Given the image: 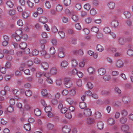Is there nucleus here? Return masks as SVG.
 I'll return each instance as SVG.
<instances>
[{
	"label": "nucleus",
	"instance_id": "f257e3e1",
	"mask_svg": "<svg viewBox=\"0 0 133 133\" xmlns=\"http://www.w3.org/2000/svg\"><path fill=\"white\" fill-rule=\"evenodd\" d=\"M64 84L65 86L68 88H70L72 85V82L69 78L66 77L64 79Z\"/></svg>",
	"mask_w": 133,
	"mask_h": 133
},
{
	"label": "nucleus",
	"instance_id": "f03ea898",
	"mask_svg": "<svg viewBox=\"0 0 133 133\" xmlns=\"http://www.w3.org/2000/svg\"><path fill=\"white\" fill-rule=\"evenodd\" d=\"M65 56V54L64 49L60 48L58 49V56L60 58H64Z\"/></svg>",
	"mask_w": 133,
	"mask_h": 133
},
{
	"label": "nucleus",
	"instance_id": "7ed1b4c3",
	"mask_svg": "<svg viewBox=\"0 0 133 133\" xmlns=\"http://www.w3.org/2000/svg\"><path fill=\"white\" fill-rule=\"evenodd\" d=\"M92 112L91 109L88 108L85 109L84 111V114L86 116H88L91 115Z\"/></svg>",
	"mask_w": 133,
	"mask_h": 133
},
{
	"label": "nucleus",
	"instance_id": "20e7f679",
	"mask_svg": "<svg viewBox=\"0 0 133 133\" xmlns=\"http://www.w3.org/2000/svg\"><path fill=\"white\" fill-rule=\"evenodd\" d=\"M63 132L65 133H69L71 130V129L67 125L64 126L62 128Z\"/></svg>",
	"mask_w": 133,
	"mask_h": 133
},
{
	"label": "nucleus",
	"instance_id": "39448f33",
	"mask_svg": "<svg viewBox=\"0 0 133 133\" xmlns=\"http://www.w3.org/2000/svg\"><path fill=\"white\" fill-rule=\"evenodd\" d=\"M95 122V120L94 118H89L87 120V123L88 125H91L94 124Z\"/></svg>",
	"mask_w": 133,
	"mask_h": 133
},
{
	"label": "nucleus",
	"instance_id": "423d86ee",
	"mask_svg": "<svg viewBox=\"0 0 133 133\" xmlns=\"http://www.w3.org/2000/svg\"><path fill=\"white\" fill-rule=\"evenodd\" d=\"M124 65L123 62L121 60H118L116 63V66L118 68L123 67Z\"/></svg>",
	"mask_w": 133,
	"mask_h": 133
},
{
	"label": "nucleus",
	"instance_id": "0eeeda50",
	"mask_svg": "<svg viewBox=\"0 0 133 133\" xmlns=\"http://www.w3.org/2000/svg\"><path fill=\"white\" fill-rule=\"evenodd\" d=\"M98 72L99 75H103L106 73V70L104 68H101L98 69Z\"/></svg>",
	"mask_w": 133,
	"mask_h": 133
},
{
	"label": "nucleus",
	"instance_id": "6e6552de",
	"mask_svg": "<svg viewBox=\"0 0 133 133\" xmlns=\"http://www.w3.org/2000/svg\"><path fill=\"white\" fill-rule=\"evenodd\" d=\"M39 21L43 24H45L48 22V19L46 17H41L39 19Z\"/></svg>",
	"mask_w": 133,
	"mask_h": 133
},
{
	"label": "nucleus",
	"instance_id": "1a4fd4ad",
	"mask_svg": "<svg viewBox=\"0 0 133 133\" xmlns=\"http://www.w3.org/2000/svg\"><path fill=\"white\" fill-rule=\"evenodd\" d=\"M121 129L124 132L127 131L129 129V127L127 124L123 125L121 127Z\"/></svg>",
	"mask_w": 133,
	"mask_h": 133
},
{
	"label": "nucleus",
	"instance_id": "9d476101",
	"mask_svg": "<svg viewBox=\"0 0 133 133\" xmlns=\"http://www.w3.org/2000/svg\"><path fill=\"white\" fill-rule=\"evenodd\" d=\"M111 25L112 27H116L118 26L119 25V22L117 20H114L111 23Z\"/></svg>",
	"mask_w": 133,
	"mask_h": 133
},
{
	"label": "nucleus",
	"instance_id": "9b49d317",
	"mask_svg": "<svg viewBox=\"0 0 133 133\" xmlns=\"http://www.w3.org/2000/svg\"><path fill=\"white\" fill-rule=\"evenodd\" d=\"M123 102L124 104H127L130 102L129 98L128 96H125L122 99Z\"/></svg>",
	"mask_w": 133,
	"mask_h": 133
},
{
	"label": "nucleus",
	"instance_id": "f8f14e48",
	"mask_svg": "<svg viewBox=\"0 0 133 133\" xmlns=\"http://www.w3.org/2000/svg\"><path fill=\"white\" fill-rule=\"evenodd\" d=\"M68 65V62L65 60H64L61 62V66L62 68H65Z\"/></svg>",
	"mask_w": 133,
	"mask_h": 133
},
{
	"label": "nucleus",
	"instance_id": "ddd939ff",
	"mask_svg": "<svg viewBox=\"0 0 133 133\" xmlns=\"http://www.w3.org/2000/svg\"><path fill=\"white\" fill-rule=\"evenodd\" d=\"M97 126L98 129L101 130L103 128L104 123L102 121L99 122L98 123Z\"/></svg>",
	"mask_w": 133,
	"mask_h": 133
},
{
	"label": "nucleus",
	"instance_id": "4468645a",
	"mask_svg": "<svg viewBox=\"0 0 133 133\" xmlns=\"http://www.w3.org/2000/svg\"><path fill=\"white\" fill-rule=\"evenodd\" d=\"M19 47L21 49H24L27 46V44L25 42H22L19 44Z\"/></svg>",
	"mask_w": 133,
	"mask_h": 133
},
{
	"label": "nucleus",
	"instance_id": "2eb2a0df",
	"mask_svg": "<svg viewBox=\"0 0 133 133\" xmlns=\"http://www.w3.org/2000/svg\"><path fill=\"white\" fill-rule=\"evenodd\" d=\"M34 111L35 115L37 116H39L41 115V111L39 109L37 108L35 109Z\"/></svg>",
	"mask_w": 133,
	"mask_h": 133
},
{
	"label": "nucleus",
	"instance_id": "dca6fc26",
	"mask_svg": "<svg viewBox=\"0 0 133 133\" xmlns=\"http://www.w3.org/2000/svg\"><path fill=\"white\" fill-rule=\"evenodd\" d=\"M115 123V122L113 118H110L108 119V123L110 125H112L114 124Z\"/></svg>",
	"mask_w": 133,
	"mask_h": 133
},
{
	"label": "nucleus",
	"instance_id": "f3484780",
	"mask_svg": "<svg viewBox=\"0 0 133 133\" xmlns=\"http://www.w3.org/2000/svg\"><path fill=\"white\" fill-rule=\"evenodd\" d=\"M41 65L44 69L46 70L49 67V65L46 62H43L41 63Z\"/></svg>",
	"mask_w": 133,
	"mask_h": 133
},
{
	"label": "nucleus",
	"instance_id": "a211bd4d",
	"mask_svg": "<svg viewBox=\"0 0 133 133\" xmlns=\"http://www.w3.org/2000/svg\"><path fill=\"white\" fill-rule=\"evenodd\" d=\"M115 4L113 2H110L108 4V6L111 9H113L115 6Z\"/></svg>",
	"mask_w": 133,
	"mask_h": 133
},
{
	"label": "nucleus",
	"instance_id": "6ab92c4d",
	"mask_svg": "<svg viewBox=\"0 0 133 133\" xmlns=\"http://www.w3.org/2000/svg\"><path fill=\"white\" fill-rule=\"evenodd\" d=\"M119 42L121 45H123L126 42V39L123 38H121L119 39Z\"/></svg>",
	"mask_w": 133,
	"mask_h": 133
},
{
	"label": "nucleus",
	"instance_id": "aec40b11",
	"mask_svg": "<svg viewBox=\"0 0 133 133\" xmlns=\"http://www.w3.org/2000/svg\"><path fill=\"white\" fill-rule=\"evenodd\" d=\"M79 105L80 108L82 109H84L87 107L86 103L84 102H80Z\"/></svg>",
	"mask_w": 133,
	"mask_h": 133
},
{
	"label": "nucleus",
	"instance_id": "412c9836",
	"mask_svg": "<svg viewBox=\"0 0 133 133\" xmlns=\"http://www.w3.org/2000/svg\"><path fill=\"white\" fill-rule=\"evenodd\" d=\"M12 37L15 38L17 41H19L21 39V36H18L14 34L12 35Z\"/></svg>",
	"mask_w": 133,
	"mask_h": 133
},
{
	"label": "nucleus",
	"instance_id": "4be33fe9",
	"mask_svg": "<svg viewBox=\"0 0 133 133\" xmlns=\"http://www.w3.org/2000/svg\"><path fill=\"white\" fill-rule=\"evenodd\" d=\"M127 121V118L124 117H122L120 119V122L122 124L125 123Z\"/></svg>",
	"mask_w": 133,
	"mask_h": 133
},
{
	"label": "nucleus",
	"instance_id": "5701e85b",
	"mask_svg": "<svg viewBox=\"0 0 133 133\" xmlns=\"http://www.w3.org/2000/svg\"><path fill=\"white\" fill-rule=\"evenodd\" d=\"M95 117L97 119L100 118L102 116L101 113L98 111L96 112L95 114Z\"/></svg>",
	"mask_w": 133,
	"mask_h": 133
},
{
	"label": "nucleus",
	"instance_id": "b1692460",
	"mask_svg": "<svg viewBox=\"0 0 133 133\" xmlns=\"http://www.w3.org/2000/svg\"><path fill=\"white\" fill-rule=\"evenodd\" d=\"M24 128L27 131L30 130L31 128L30 124L28 123L25 124L24 126Z\"/></svg>",
	"mask_w": 133,
	"mask_h": 133
},
{
	"label": "nucleus",
	"instance_id": "393cba45",
	"mask_svg": "<svg viewBox=\"0 0 133 133\" xmlns=\"http://www.w3.org/2000/svg\"><path fill=\"white\" fill-rule=\"evenodd\" d=\"M26 95L28 97H30L32 96V92L30 90H26L25 92Z\"/></svg>",
	"mask_w": 133,
	"mask_h": 133
},
{
	"label": "nucleus",
	"instance_id": "a878e982",
	"mask_svg": "<svg viewBox=\"0 0 133 133\" xmlns=\"http://www.w3.org/2000/svg\"><path fill=\"white\" fill-rule=\"evenodd\" d=\"M40 52L41 54L44 56V57L46 58H48V57L46 56L48 55L47 52L44 50H40Z\"/></svg>",
	"mask_w": 133,
	"mask_h": 133
},
{
	"label": "nucleus",
	"instance_id": "bb28decb",
	"mask_svg": "<svg viewBox=\"0 0 133 133\" xmlns=\"http://www.w3.org/2000/svg\"><path fill=\"white\" fill-rule=\"evenodd\" d=\"M97 50L100 52H102L104 50V48L100 44H98L97 46Z\"/></svg>",
	"mask_w": 133,
	"mask_h": 133
},
{
	"label": "nucleus",
	"instance_id": "cd10ccee",
	"mask_svg": "<svg viewBox=\"0 0 133 133\" xmlns=\"http://www.w3.org/2000/svg\"><path fill=\"white\" fill-rule=\"evenodd\" d=\"M45 110L46 112H49L52 110L50 106H46L45 108Z\"/></svg>",
	"mask_w": 133,
	"mask_h": 133
},
{
	"label": "nucleus",
	"instance_id": "c85d7f7f",
	"mask_svg": "<svg viewBox=\"0 0 133 133\" xmlns=\"http://www.w3.org/2000/svg\"><path fill=\"white\" fill-rule=\"evenodd\" d=\"M111 78V76L109 75H106L103 77V79L105 81L109 80Z\"/></svg>",
	"mask_w": 133,
	"mask_h": 133
},
{
	"label": "nucleus",
	"instance_id": "c756f323",
	"mask_svg": "<svg viewBox=\"0 0 133 133\" xmlns=\"http://www.w3.org/2000/svg\"><path fill=\"white\" fill-rule=\"evenodd\" d=\"M57 72V70L56 68H53L50 70V74L53 75L56 74Z\"/></svg>",
	"mask_w": 133,
	"mask_h": 133
},
{
	"label": "nucleus",
	"instance_id": "7c9ffc66",
	"mask_svg": "<svg viewBox=\"0 0 133 133\" xmlns=\"http://www.w3.org/2000/svg\"><path fill=\"white\" fill-rule=\"evenodd\" d=\"M110 93V92L106 90H103L101 92L102 94V95H109Z\"/></svg>",
	"mask_w": 133,
	"mask_h": 133
},
{
	"label": "nucleus",
	"instance_id": "2f4dec72",
	"mask_svg": "<svg viewBox=\"0 0 133 133\" xmlns=\"http://www.w3.org/2000/svg\"><path fill=\"white\" fill-rule=\"evenodd\" d=\"M63 9V7L62 6L60 5H58L56 7V10L58 12H61Z\"/></svg>",
	"mask_w": 133,
	"mask_h": 133
},
{
	"label": "nucleus",
	"instance_id": "473e14b6",
	"mask_svg": "<svg viewBox=\"0 0 133 133\" xmlns=\"http://www.w3.org/2000/svg\"><path fill=\"white\" fill-rule=\"evenodd\" d=\"M55 52V48L53 47H51L50 48L49 51V53L53 55Z\"/></svg>",
	"mask_w": 133,
	"mask_h": 133
},
{
	"label": "nucleus",
	"instance_id": "72a5a7b5",
	"mask_svg": "<svg viewBox=\"0 0 133 133\" xmlns=\"http://www.w3.org/2000/svg\"><path fill=\"white\" fill-rule=\"evenodd\" d=\"M104 32L106 34L109 33L110 34V33L111 32V30L108 27L105 28L104 29Z\"/></svg>",
	"mask_w": 133,
	"mask_h": 133
},
{
	"label": "nucleus",
	"instance_id": "f704fd0d",
	"mask_svg": "<svg viewBox=\"0 0 133 133\" xmlns=\"http://www.w3.org/2000/svg\"><path fill=\"white\" fill-rule=\"evenodd\" d=\"M6 4L10 8H12L13 6V3L10 1H8L6 2Z\"/></svg>",
	"mask_w": 133,
	"mask_h": 133
},
{
	"label": "nucleus",
	"instance_id": "c9c22d12",
	"mask_svg": "<svg viewBox=\"0 0 133 133\" xmlns=\"http://www.w3.org/2000/svg\"><path fill=\"white\" fill-rule=\"evenodd\" d=\"M127 54L130 56H133V50L131 49H129L127 51Z\"/></svg>",
	"mask_w": 133,
	"mask_h": 133
},
{
	"label": "nucleus",
	"instance_id": "e433bc0d",
	"mask_svg": "<svg viewBox=\"0 0 133 133\" xmlns=\"http://www.w3.org/2000/svg\"><path fill=\"white\" fill-rule=\"evenodd\" d=\"M7 110L8 112H12L14 111V108L11 106H9L7 108Z\"/></svg>",
	"mask_w": 133,
	"mask_h": 133
},
{
	"label": "nucleus",
	"instance_id": "4c0bfd02",
	"mask_svg": "<svg viewBox=\"0 0 133 133\" xmlns=\"http://www.w3.org/2000/svg\"><path fill=\"white\" fill-rule=\"evenodd\" d=\"M124 14L127 18H129L131 16V14L128 11L124 12Z\"/></svg>",
	"mask_w": 133,
	"mask_h": 133
},
{
	"label": "nucleus",
	"instance_id": "58836bf2",
	"mask_svg": "<svg viewBox=\"0 0 133 133\" xmlns=\"http://www.w3.org/2000/svg\"><path fill=\"white\" fill-rule=\"evenodd\" d=\"M72 18L75 22L77 21L79 19L77 15H72Z\"/></svg>",
	"mask_w": 133,
	"mask_h": 133
},
{
	"label": "nucleus",
	"instance_id": "ea45409f",
	"mask_svg": "<svg viewBox=\"0 0 133 133\" xmlns=\"http://www.w3.org/2000/svg\"><path fill=\"white\" fill-rule=\"evenodd\" d=\"M41 93L42 95L43 96H46L48 94L47 90L45 89H43L42 90Z\"/></svg>",
	"mask_w": 133,
	"mask_h": 133
},
{
	"label": "nucleus",
	"instance_id": "a19ab883",
	"mask_svg": "<svg viewBox=\"0 0 133 133\" xmlns=\"http://www.w3.org/2000/svg\"><path fill=\"white\" fill-rule=\"evenodd\" d=\"M64 4L65 6H68L71 4V0H64Z\"/></svg>",
	"mask_w": 133,
	"mask_h": 133
},
{
	"label": "nucleus",
	"instance_id": "79ce46f5",
	"mask_svg": "<svg viewBox=\"0 0 133 133\" xmlns=\"http://www.w3.org/2000/svg\"><path fill=\"white\" fill-rule=\"evenodd\" d=\"M87 85L89 89H91L93 87V84L91 83L90 82H88Z\"/></svg>",
	"mask_w": 133,
	"mask_h": 133
},
{
	"label": "nucleus",
	"instance_id": "37998d69",
	"mask_svg": "<svg viewBox=\"0 0 133 133\" xmlns=\"http://www.w3.org/2000/svg\"><path fill=\"white\" fill-rule=\"evenodd\" d=\"M22 31L21 30H17L16 31V33L15 35L21 36L22 35Z\"/></svg>",
	"mask_w": 133,
	"mask_h": 133
},
{
	"label": "nucleus",
	"instance_id": "c03bdc74",
	"mask_svg": "<svg viewBox=\"0 0 133 133\" xmlns=\"http://www.w3.org/2000/svg\"><path fill=\"white\" fill-rule=\"evenodd\" d=\"M91 30L92 31L97 33L99 31V29L98 28L96 27H93L91 29Z\"/></svg>",
	"mask_w": 133,
	"mask_h": 133
},
{
	"label": "nucleus",
	"instance_id": "a18cd8bd",
	"mask_svg": "<svg viewBox=\"0 0 133 133\" xmlns=\"http://www.w3.org/2000/svg\"><path fill=\"white\" fill-rule=\"evenodd\" d=\"M23 50H24V53L26 54H28L30 52V51L29 49L27 47L23 49Z\"/></svg>",
	"mask_w": 133,
	"mask_h": 133
},
{
	"label": "nucleus",
	"instance_id": "49530a36",
	"mask_svg": "<svg viewBox=\"0 0 133 133\" xmlns=\"http://www.w3.org/2000/svg\"><path fill=\"white\" fill-rule=\"evenodd\" d=\"M65 117L67 118L70 119L72 117V115L71 113L70 112H68L65 114Z\"/></svg>",
	"mask_w": 133,
	"mask_h": 133
},
{
	"label": "nucleus",
	"instance_id": "de8ad7c7",
	"mask_svg": "<svg viewBox=\"0 0 133 133\" xmlns=\"http://www.w3.org/2000/svg\"><path fill=\"white\" fill-rule=\"evenodd\" d=\"M78 64L77 61L75 59L72 61V66L75 67Z\"/></svg>",
	"mask_w": 133,
	"mask_h": 133
},
{
	"label": "nucleus",
	"instance_id": "09e8293b",
	"mask_svg": "<svg viewBox=\"0 0 133 133\" xmlns=\"http://www.w3.org/2000/svg\"><path fill=\"white\" fill-rule=\"evenodd\" d=\"M22 16L24 18H26L29 16V14L25 12H24L22 13Z\"/></svg>",
	"mask_w": 133,
	"mask_h": 133
},
{
	"label": "nucleus",
	"instance_id": "8fccbe9b",
	"mask_svg": "<svg viewBox=\"0 0 133 133\" xmlns=\"http://www.w3.org/2000/svg\"><path fill=\"white\" fill-rule=\"evenodd\" d=\"M68 110V109L65 107H64L62 108V109L60 110L61 113L63 114L66 113Z\"/></svg>",
	"mask_w": 133,
	"mask_h": 133
},
{
	"label": "nucleus",
	"instance_id": "3c124183",
	"mask_svg": "<svg viewBox=\"0 0 133 133\" xmlns=\"http://www.w3.org/2000/svg\"><path fill=\"white\" fill-rule=\"evenodd\" d=\"M90 5L89 4H87L84 6V8L87 10L90 9Z\"/></svg>",
	"mask_w": 133,
	"mask_h": 133
},
{
	"label": "nucleus",
	"instance_id": "603ef678",
	"mask_svg": "<svg viewBox=\"0 0 133 133\" xmlns=\"http://www.w3.org/2000/svg\"><path fill=\"white\" fill-rule=\"evenodd\" d=\"M16 12V10L13 9L9 11V14L10 15L12 16L15 15Z\"/></svg>",
	"mask_w": 133,
	"mask_h": 133
},
{
	"label": "nucleus",
	"instance_id": "864d4df0",
	"mask_svg": "<svg viewBox=\"0 0 133 133\" xmlns=\"http://www.w3.org/2000/svg\"><path fill=\"white\" fill-rule=\"evenodd\" d=\"M58 32L61 38H64L65 36L64 32L63 31H59Z\"/></svg>",
	"mask_w": 133,
	"mask_h": 133
},
{
	"label": "nucleus",
	"instance_id": "5fc2aeb1",
	"mask_svg": "<svg viewBox=\"0 0 133 133\" xmlns=\"http://www.w3.org/2000/svg\"><path fill=\"white\" fill-rule=\"evenodd\" d=\"M56 84L58 86H61L62 84V81L61 79H58L56 80Z\"/></svg>",
	"mask_w": 133,
	"mask_h": 133
},
{
	"label": "nucleus",
	"instance_id": "6e6d98bb",
	"mask_svg": "<svg viewBox=\"0 0 133 133\" xmlns=\"http://www.w3.org/2000/svg\"><path fill=\"white\" fill-rule=\"evenodd\" d=\"M39 42L41 45H45L46 43V41L44 39H41L40 40Z\"/></svg>",
	"mask_w": 133,
	"mask_h": 133
},
{
	"label": "nucleus",
	"instance_id": "4d7b16f0",
	"mask_svg": "<svg viewBox=\"0 0 133 133\" xmlns=\"http://www.w3.org/2000/svg\"><path fill=\"white\" fill-rule=\"evenodd\" d=\"M54 125L51 124H49L47 125V127L48 129L50 130H51L53 128Z\"/></svg>",
	"mask_w": 133,
	"mask_h": 133
},
{
	"label": "nucleus",
	"instance_id": "13d9d810",
	"mask_svg": "<svg viewBox=\"0 0 133 133\" xmlns=\"http://www.w3.org/2000/svg\"><path fill=\"white\" fill-rule=\"evenodd\" d=\"M21 39L26 40L27 39L28 37L26 34H24L23 35H22L21 36Z\"/></svg>",
	"mask_w": 133,
	"mask_h": 133
},
{
	"label": "nucleus",
	"instance_id": "bf43d9fd",
	"mask_svg": "<svg viewBox=\"0 0 133 133\" xmlns=\"http://www.w3.org/2000/svg\"><path fill=\"white\" fill-rule=\"evenodd\" d=\"M66 100L70 104H72L74 103L73 100L71 98H68Z\"/></svg>",
	"mask_w": 133,
	"mask_h": 133
},
{
	"label": "nucleus",
	"instance_id": "052dcab7",
	"mask_svg": "<svg viewBox=\"0 0 133 133\" xmlns=\"http://www.w3.org/2000/svg\"><path fill=\"white\" fill-rule=\"evenodd\" d=\"M39 52V51L37 50H34L32 52V54L33 55L36 56L37 55Z\"/></svg>",
	"mask_w": 133,
	"mask_h": 133
},
{
	"label": "nucleus",
	"instance_id": "680f3d73",
	"mask_svg": "<svg viewBox=\"0 0 133 133\" xmlns=\"http://www.w3.org/2000/svg\"><path fill=\"white\" fill-rule=\"evenodd\" d=\"M115 91L118 94H120L121 93V91L119 88L118 87L115 88Z\"/></svg>",
	"mask_w": 133,
	"mask_h": 133
},
{
	"label": "nucleus",
	"instance_id": "e2e57ef3",
	"mask_svg": "<svg viewBox=\"0 0 133 133\" xmlns=\"http://www.w3.org/2000/svg\"><path fill=\"white\" fill-rule=\"evenodd\" d=\"M88 71L90 73H92L94 71L92 67H90L88 69Z\"/></svg>",
	"mask_w": 133,
	"mask_h": 133
},
{
	"label": "nucleus",
	"instance_id": "0e129e2a",
	"mask_svg": "<svg viewBox=\"0 0 133 133\" xmlns=\"http://www.w3.org/2000/svg\"><path fill=\"white\" fill-rule=\"evenodd\" d=\"M43 10L40 8H38L37 9V12L38 14H41L43 12Z\"/></svg>",
	"mask_w": 133,
	"mask_h": 133
},
{
	"label": "nucleus",
	"instance_id": "69168bd1",
	"mask_svg": "<svg viewBox=\"0 0 133 133\" xmlns=\"http://www.w3.org/2000/svg\"><path fill=\"white\" fill-rule=\"evenodd\" d=\"M75 26L76 28L78 30H80L81 29V27L79 23H77L75 25Z\"/></svg>",
	"mask_w": 133,
	"mask_h": 133
},
{
	"label": "nucleus",
	"instance_id": "338daca9",
	"mask_svg": "<svg viewBox=\"0 0 133 133\" xmlns=\"http://www.w3.org/2000/svg\"><path fill=\"white\" fill-rule=\"evenodd\" d=\"M6 70V68H5L2 67V68L0 69V71L3 74H5Z\"/></svg>",
	"mask_w": 133,
	"mask_h": 133
},
{
	"label": "nucleus",
	"instance_id": "774afa93",
	"mask_svg": "<svg viewBox=\"0 0 133 133\" xmlns=\"http://www.w3.org/2000/svg\"><path fill=\"white\" fill-rule=\"evenodd\" d=\"M52 103L53 104L55 105L57 104L58 103V101L55 99H52L51 101Z\"/></svg>",
	"mask_w": 133,
	"mask_h": 133
}]
</instances>
